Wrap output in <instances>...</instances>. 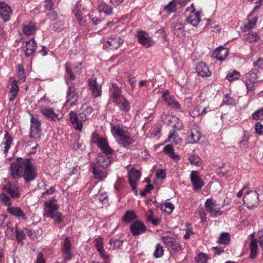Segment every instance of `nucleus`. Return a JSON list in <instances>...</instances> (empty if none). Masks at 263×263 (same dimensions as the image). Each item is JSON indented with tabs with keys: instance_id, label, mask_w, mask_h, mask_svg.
Returning a JSON list of instances; mask_svg holds the SVG:
<instances>
[{
	"instance_id": "obj_1",
	"label": "nucleus",
	"mask_w": 263,
	"mask_h": 263,
	"mask_svg": "<svg viewBox=\"0 0 263 263\" xmlns=\"http://www.w3.org/2000/svg\"><path fill=\"white\" fill-rule=\"evenodd\" d=\"M10 176L13 179L23 177L26 182H29L36 178V172L32 161L29 159L17 158L11 163Z\"/></svg>"
},
{
	"instance_id": "obj_2",
	"label": "nucleus",
	"mask_w": 263,
	"mask_h": 263,
	"mask_svg": "<svg viewBox=\"0 0 263 263\" xmlns=\"http://www.w3.org/2000/svg\"><path fill=\"white\" fill-rule=\"evenodd\" d=\"M111 131L118 143L124 147H127L134 142L130 133L125 130L122 126L119 125L112 126Z\"/></svg>"
},
{
	"instance_id": "obj_3",
	"label": "nucleus",
	"mask_w": 263,
	"mask_h": 263,
	"mask_svg": "<svg viewBox=\"0 0 263 263\" xmlns=\"http://www.w3.org/2000/svg\"><path fill=\"white\" fill-rule=\"evenodd\" d=\"M30 137L34 140L40 139L42 135L41 123L37 116L30 115Z\"/></svg>"
},
{
	"instance_id": "obj_4",
	"label": "nucleus",
	"mask_w": 263,
	"mask_h": 263,
	"mask_svg": "<svg viewBox=\"0 0 263 263\" xmlns=\"http://www.w3.org/2000/svg\"><path fill=\"white\" fill-rule=\"evenodd\" d=\"M243 200L248 209H254L259 204V194L256 191H250L245 195Z\"/></svg>"
},
{
	"instance_id": "obj_5",
	"label": "nucleus",
	"mask_w": 263,
	"mask_h": 263,
	"mask_svg": "<svg viewBox=\"0 0 263 263\" xmlns=\"http://www.w3.org/2000/svg\"><path fill=\"white\" fill-rule=\"evenodd\" d=\"M78 93L76 92V88L73 83H71L68 87L67 91L66 100L65 105L67 106H73L78 104Z\"/></svg>"
},
{
	"instance_id": "obj_6",
	"label": "nucleus",
	"mask_w": 263,
	"mask_h": 263,
	"mask_svg": "<svg viewBox=\"0 0 263 263\" xmlns=\"http://www.w3.org/2000/svg\"><path fill=\"white\" fill-rule=\"evenodd\" d=\"M128 182L131 187L137 194V183L140 179V172L135 168H132L128 172Z\"/></svg>"
},
{
	"instance_id": "obj_7",
	"label": "nucleus",
	"mask_w": 263,
	"mask_h": 263,
	"mask_svg": "<svg viewBox=\"0 0 263 263\" xmlns=\"http://www.w3.org/2000/svg\"><path fill=\"white\" fill-rule=\"evenodd\" d=\"M88 86L93 98H96L101 96L102 85L97 82L96 77H92L89 79Z\"/></svg>"
},
{
	"instance_id": "obj_8",
	"label": "nucleus",
	"mask_w": 263,
	"mask_h": 263,
	"mask_svg": "<svg viewBox=\"0 0 263 263\" xmlns=\"http://www.w3.org/2000/svg\"><path fill=\"white\" fill-rule=\"evenodd\" d=\"M112 154L99 153L97 158V166L102 169L106 170L110 166L112 162L111 155Z\"/></svg>"
},
{
	"instance_id": "obj_9",
	"label": "nucleus",
	"mask_w": 263,
	"mask_h": 263,
	"mask_svg": "<svg viewBox=\"0 0 263 263\" xmlns=\"http://www.w3.org/2000/svg\"><path fill=\"white\" fill-rule=\"evenodd\" d=\"M205 207L206 211L212 217H217L223 214L220 208L217 206L216 202L211 199H208L205 202Z\"/></svg>"
},
{
	"instance_id": "obj_10",
	"label": "nucleus",
	"mask_w": 263,
	"mask_h": 263,
	"mask_svg": "<svg viewBox=\"0 0 263 263\" xmlns=\"http://www.w3.org/2000/svg\"><path fill=\"white\" fill-rule=\"evenodd\" d=\"M3 190L12 198H18L21 196V193L18 186L15 183L8 182L4 186Z\"/></svg>"
},
{
	"instance_id": "obj_11",
	"label": "nucleus",
	"mask_w": 263,
	"mask_h": 263,
	"mask_svg": "<svg viewBox=\"0 0 263 263\" xmlns=\"http://www.w3.org/2000/svg\"><path fill=\"white\" fill-rule=\"evenodd\" d=\"M62 255L64 262L71 260L72 258L71 243L69 237H66L63 243Z\"/></svg>"
},
{
	"instance_id": "obj_12",
	"label": "nucleus",
	"mask_w": 263,
	"mask_h": 263,
	"mask_svg": "<svg viewBox=\"0 0 263 263\" xmlns=\"http://www.w3.org/2000/svg\"><path fill=\"white\" fill-rule=\"evenodd\" d=\"M40 112L47 119L51 121H60L62 117L59 118L54 110L51 108L42 106L40 109Z\"/></svg>"
},
{
	"instance_id": "obj_13",
	"label": "nucleus",
	"mask_w": 263,
	"mask_h": 263,
	"mask_svg": "<svg viewBox=\"0 0 263 263\" xmlns=\"http://www.w3.org/2000/svg\"><path fill=\"white\" fill-rule=\"evenodd\" d=\"M163 242L168 248H171L174 252H178L181 249V246L174 238L170 236H164L161 238Z\"/></svg>"
},
{
	"instance_id": "obj_14",
	"label": "nucleus",
	"mask_w": 263,
	"mask_h": 263,
	"mask_svg": "<svg viewBox=\"0 0 263 263\" xmlns=\"http://www.w3.org/2000/svg\"><path fill=\"white\" fill-rule=\"evenodd\" d=\"M146 229L144 224L142 222L138 220L135 221L130 227V230L134 236L144 233Z\"/></svg>"
},
{
	"instance_id": "obj_15",
	"label": "nucleus",
	"mask_w": 263,
	"mask_h": 263,
	"mask_svg": "<svg viewBox=\"0 0 263 263\" xmlns=\"http://www.w3.org/2000/svg\"><path fill=\"white\" fill-rule=\"evenodd\" d=\"M124 43V41L119 36L109 37L104 44V46L111 50L119 48Z\"/></svg>"
},
{
	"instance_id": "obj_16",
	"label": "nucleus",
	"mask_w": 263,
	"mask_h": 263,
	"mask_svg": "<svg viewBox=\"0 0 263 263\" xmlns=\"http://www.w3.org/2000/svg\"><path fill=\"white\" fill-rule=\"evenodd\" d=\"M138 40L145 47H149L154 44V42L149 34L145 31H140L137 34Z\"/></svg>"
},
{
	"instance_id": "obj_17",
	"label": "nucleus",
	"mask_w": 263,
	"mask_h": 263,
	"mask_svg": "<svg viewBox=\"0 0 263 263\" xmlns=\"http://www.w3.org/2000/svg\"><path fill=\"white\" fill-rule=\"evenodd\" d=\"M190 177L191 183L193 184V187L195 190H200L204 185V183L199 176L198 172L193 171L191 172Z\"/></svg>"
},
{
	"instance_id": "obj_18",
	"label": "nucleus",
	"mask_w": 263,
	"mask_h": 263,
	"mask_svg": "<svg viewBox=\"0 0 263 263\" xmlns=\"http://www.w3.org/2000/svg\"><path fill=\"white\" fill-rule=\"evenodd\" d=\"M11 14L12 10L10 6L6 3L0 2V15L4 22L9 21Z\"/></svg>"
},
{
	"instance_id": "obj_19",
	"label": "nucleus",
	"mask_w": 263,
	"mask_h": 263,
	"mask_svg": "<svg viewBox=\"0 0 263 263\" xmlns=\"http://www.w3.org/2000/svg\"><path fill=\"white\" fill-rule=\"evenodd\" d=\"M70 120L74 128L77 130H81L83 128V122L85 121H82L80 116L78 115L73 111L69 112Z\"/></svg>"
},
{
	"instance_id": "obj_20",
	"label": "nucleus",
	"mask_w": 263,
	"mask_h": 263,
	"mask_svg": "<svg viewBox=\"0 0 263 263\" xmlns=\"http://www.w3.org/2000/svg\"><path fill=\"white\" fill-rule=\"evenodd\" d=\"M36 44L34 39H31L25 42V45L23 47L25 54L27 57L34 53L36 51Z\"/></svg>"
},
{
	"instance_id": "obj_21",
	"label": "nucleus",
	"mask_w": 263,
	"mask_h": 263,
	"mask_svg": "<svg viewBox=\"0 0 263 263\" xmlns=\"http://www.w3.org/2000/svg\"><path fill=\"white\" fill-rule=\"evenodd\" d=\"M162 98L168 106L175 109H179L180 108V104L173 97L170 95L168 91H166L163 92Z\"/></svg>"
},
{
	"instance_id": "obj_22",
	"label": "nucleus",
	"mask_w": 263,
	"mask_h": 263,
	"mask_svg": "<svg viewBox=\"0 0 263 263\" xmlns=\"http://www.w3.org/2000/svg\"><path fill=\"white\" fill-rule=\"evenodd\" d=\"M7 212L13 216L23 220H26L27 219L26 214L20 207L9 206L7 208Z\"/></svg>"
},
{
	"instance_id": "obj_23",
	"label": "nucleus",
	"mask_w": 263,
	"mask_h": 263,
	"mask_svg": "<svg viewBox=\"0 0 263 263\" xmlns=\"http://www.w3.org/2000/svg\"><path fill=\"white\" fill-rule=\"evenodd\" d=\"M92 108L86 104H84L81 107L79 116L82 121H86L92 118Z\"/></svg>"
},
{
	"instance_id": "obj_24",
	"label": "nucleus",
	"mask_w": 263,
	"mask_h": 263,
	"mask_svg": "<svg viewBox=\"0 0 263 263\" xmlns=\"http://www.w3.org/2000/svg\"><path fill=\"white\" fill-rule=\"evenodd\" d=\"M92 171L95 178L100 180H103L105 179L107 176V172L105 170H101V167H99L95 163H92Z\"/></svg>"
},
{
	"instance_id": "obj_25",
	"label": "nucleus",
	"mask_w": 263,
	"mask_h": 263,
	"mask_svg": "<svg viewBox=\"0 0 263 263\" xmlns=\"http://www.w3.org/2000/svg\"><path fill=\"white\" fill-rule=\"evenodd\" d=\"M45 213L44 216L46 217H51V216L55 213L58 209V204L53 203L52 201L45 202Z\"/></svg>"
},
{
	"instance_id": "obj_26",
	"label": "nucleus",
	"mask_w": 263,
	"mask_h": 263,
	"mask_svg": "<svg viewBox=\"0 0 263 263\" xmlns=\"http://www.w3.org/2000/svg\"><path fill=\"white\" fill-rule=\"evenodd\" d=\"M197 74L202 77H209L211 76L208 66L204 63H199L196 68Z\"/></svg>"
},
{
	"instance_id": "obj_27",
	"label": "nucleus",
	"mask_w": 263,
	"mask_h": 263,
	"mask_svg": "<svg viewBox=\"0 0 263 263\" xmlns=\"http://www.w3.org/2000/svg\"><path fill=\"white\" fill-rule=\"evenodd\" d=\"M66 73L69 75L70 79L72 80H74L76 79V76L74 73L79 74L81 72V63H78L76 64L73 67V69L70 68V67L67 64L66 66Z\"/></svg>"
},
{
	"instance_id": "obj_28",
	"label": "nucleus",
	"mask_w": 263,
	"mask_h": 263,
	"mask_svg": "<svg viewBox=\"0 0 263 263\" xmlns=\"http://www.w3.org/2000/svg\"><path fill=\"white\" fill-rule=\"evenodd\" d=\"M168 123L173 128L180 130L182 128L183 123L181 120L175 116H167Z\"/></svg>"
},
{
	"instance_id": "obj_29",
	"label": "nucleus",
	"mask_w": 263,
	"mask_h": 263,
	"mask_svg": "<svg viewBox=\"0 0 263 263\" xmlns=\"http://www.w3.org/2000/svg\"><path fill=\"white\" fill-rule=\"evenodd\" d=\"M257 19L258 17L256 16L252 17L251 15H249L246 22L245 23L242 27L243 31L245 32L249 31L255 28Z\"/></svg>"
},
{
	"instance_id": "obj_30",
	"label": "nucleus",
	"mask_w": 263,
	"mask_h": 263,
	"mask_svg": "<svg viewBox=\"0 0 263 263\" xmlns=\"http://www.w3.org/2000/svg\"><path fill=\"white\" fill-rule=\"evenodd\" d=\"M229 53L228 49L226 48L220 47L217 48L213 53V57L219 61L224 60Z\"/></svg>"
},
{
	"instance_id": "obj_31",
	"label": "nucleus",
	"mask_w": 263,
	"mask_h": 263,
	"mask_svg": "<svg viewBox=\"0 0 263 263\" xmlns=\"http://www.w3.org/2000/svg\"><path fill=\"white\" fill-rule=\"evenodd\" d=\"M96 248L98 251L99 252L100 256L102 258H103L105 261H106L108 259L109 256L105 250L104 249L102 239L100 237L96 239Z\"/></svg>"
},
{
	"instance_id": "obj_32",
	"label": "nucleus",
	"mask_w": 263,
	"mask_h": 263,
	"mask_svg": "<svg viewBox=\"0 0 263 263\" xmlns=\"http://www.w3.org/2000/svg\"><path fill=\"white\" fill-rule=\"evenodd\" d=\"M114 103L116 104L120 110L122 111L127 112L130 108L128 101L124 97H121Z\"/></svg>"
},
{
	"instance_id": "obj_33",
	"label": "nucleus",
	"mask_w": 263,
	"mask_h": 263,
	"mask_svg": "<svg viewBox=\"0 0 263 263\" xmlns=\"http://www.w3.org/2000/svg\"><path fill=\"white\" fill-rule=\"evenodd\" d=\"M110 90L111 91V98L114 102L120 99L121 97H124L121 94V88L115 83L112 84V87L110 88Z\"/></svg>"
},
{
	"instance_id": "obj_34",
	"label": "nucleus",
	"mask_w": 263,
	"mask_h": 263,
	"mask_svg": "<svg viewBox=\"0 0 263 263\" xmlns=\"http://www.w3.org/2000/svg\"><path fill=\"white\" fill-rule=\"evenodd\" d=\"M102 151L101 153L112 154L114 151L110 147L107 140L102 138L97 145Z\"/></svg>"
},
{
	"instance_id": "obj_35",
	"label": "nucleus",
	"mask_w": 263,
	"mask_h": 263,
	"mask_svg": "<svg viewBox=\"0 0 263 263\" xmlns=\"http://www.w3.org/2000/svg\"><path fill=\"white\" fill-rule=\"evenodd\" d=\"M186 21L193 26H197L201 21L200 12H193L189 16L186 17Z\"/></svg>"
},
{
	"instance_id": "obj_36",
	"label": "nucleus",
	"mask_w": 263,
	"mask_h": 263,
	"mask_svg": "<svg viewBox=\"0 0 263 263\" xmlns=\"http://www.w3.org/2000/svg\"><path fill=\"white\" fill-rule=\"evenodd\" d=\"M12 143V139L11 136L8 133L5 135V137L3 139V141L0 144L1 147H4V153L7 154L9 149L10 145Z\"/></svg>"
},
{
	"instance_id": "obj_37",
	"label": "nucleus",
	"mask_w": 263,
	"mask_h": 263,
	"mask_svg": "<svg viewBox=\"0 0 263 263\" xmlns=\"http://www.w3.org/2000/svg\"><path fill=\"white\" fill-rule=\"evenodd\" d=\"M36 30V27L32 22L25 23L23 25V31L25 35H30L33 34Z\"/></svg>"
},
{
	"instance_id": "obj_38",
	"label": "nucleus",
	"mask_w": 263,
	"mask_h": 263,
	"mask_svg": "<svg viewBox=\"0 0 263 263\" xmlns=\"http://www.w3.org/2000/svg\"><path fill=\"white\" fill-rule=\"evenodd\" d=\"M16 82L17 81L14 80L11 84V86L9 92V95L10 96L9 101L10 102L13 101L15 99L17 95L19 87Z\"/></svg>"
},
{
	"instance_id": "obj_39",
	"label": "nucleus",
	"mask_w": 263,
	"mask_h": 263,
	"mask_svg": "<svg viewBox=\"0 0 263 263\" xmlns=\"http://www.w3.org/2000/svg\"><path fill=\"white\" fill-rule=\"evenodd\" d=\"M174 28V33L177 36H184L185 35V31L183 28V25L180 22H177L173 26Z\"/></svg>"
},
{
	"instance_id": "obj_40",
	"label": "nucleus",
	"mask_w": 263,
	"mask_h": 263,
	"mask_svg": "<svg viewBox=\"0 0 263 263\" xmlns=\"http://www.w3.org/2000/svg\"><path fill=\"white\" fill-rule=\"evenodd\" d=\"M168 140L169 142L174 143L175 144H178L181 142V139L179 137L177 132L173 129L170 131Z\"/></svg>"
},
{
	"instance_id": "obj_41",
	"label": "nucleus",
	"mask_w": 263,
	"mask_h": 263,
	"mask_svg": "<svg viewBox=\"0 0 263 263\" xmlns=\"http://www.w3.org/2000/svg\"><path fill=\"white\" fill-rule=\"evenodd\" d=\"M250 249L251 250L250 258L251 259H254L257 255V243L256 239H252L250 243Z\"/></svg>"
},
{
	"instance_id": "obj_42",
	"label": "nucleus",
	"mask_w": 263,
	"mask_h": 263,
	"mask_svg": "<svg viewBox=\"0 0 263 263\" xmlns=\"http://www.w3.org/2000/svg\"><path fill=\"white\" fill-rule=\"evenodd\" d=\"M99 10L100 12H104L107 15H110L112 13V7L108 4L102 3L99 6Z\"/></svg>"
},
{
	"instance_id": "obj_43",
	"label": "nucleus",
	"mask_w": 263,
	"mask_h": 263,
	"mask_svg": "<svg viewBox=\"0 0 263 263\" xmlns=\"http://www.w3.org/2000/svg\"><path fill=\"white\" fill-rule=\"evenodd\" d=\"M231 236L229 233L223 232L218 238V242L220 244L228 245L230 241Z\"/></svg>"
},
{
	"instance_id": "obj_44",
	"label": "nucleus",
	"mask_w": 263,
	"mask_h": 263,
	"mask_svg": "<svg viewBox=\"0 0 263 263\" xmlns=\"http://www.w3.org/2000/svg\"><path fill=\"white\" fill-rule=\"evenodd\" d=\"M123 242V241L122 240L111 239L109 242V245L110 246L109 249L112 250L119 249L121 246H122Z\"/></svg>"
},
{
	"instance_id": "obj_45",
	"label": "nucleus",
	"mask_w": 263,
	"mask_h": 263,
	"mask_svg": "<svg viewBox=\"0 0 263 263\" xmlns=\"http://www.w3.org/2000/svg\"><path fill=\"white\" fill-rule=\"evenodd\" d=\"M6 230H5V234L6 236L9 239H13L14 237V228L12 226V224L10 222H7L6 223Z\"/></svg>"
},
{
	"instance_id": "obj_46",
	"label": "nucleus",
	"mask_w": 263,
	"mask_h": 263,
	"mask_svg": "<svg viewBox=\"0 0 263 263\" xmlns=\"http://www.w3.org/2000/svg\"><path fill=\"white\" fill-rule=\"evenodd\" d=\"M177 4L174 1V0L171 1L168 4L164 6V11L169 13L175 12L176 10Z\"/></svg>"
},
{
	"instance_id": "obj_47",
	"label": "nucleus",
	"mask_w": 263,
	"mask_h": 263,
	"mask_svg": "<svg viewBox=\"0 0 263 263\" xmlns=\"http://www.w3.org/2000/svg\"><path fill=\"white\" fill-rule=\"evenodd\" d=\"M17 74L18 77V81L20 82H24L26 80L25 74V70L23 67L21 65L17 66Z\"/></svg>"
},
{
	"instance_id": "obj_48",
	"label": "nucleus",
	"mask_w": 263,
	"mask_h": 263,
	"mask_svg": "<svg viewBox=\"0 0 263 263\" xmlns=\"http://www.w3.org/2000/svg\"><path fill=\"white\" fill-rule=\"evenodd\" d=\"M258 72V70L256 69L251 70L250 71V72L248 73V78L249 82L256 83L258 82L257 76Z\"/></svg>"
},
{
	"instance_id": "obj_49",
	"label": "nucleus",
	"mask_w": 263,
	"mask_h": 263,
	"mask_svg": "<svg viewBox=\"0 0 263 263\" xmlns=\"http://www.w3.org/2000/svg\"><path fill=\"white\" fill-rule=\"evenodd\" d=\"M208 259V256L203 252L199 253L195 257L197 263H206Z\"/></svg>"
},
{
	"instance_id": "obj_50",
	"label": "nucleus",
	"mask_w": 263,
	"mask_h": 263,
	"mask_svg": "<svg viewBox=\"0 0 263 263\" xmlns=\"http://www.w3.org/2000/svg\"><path fill=\"white\" fill-rule=\"evenodd\" d=\"M164 254V250L163 247L158 243L156 246L155 250L154 253V256L155 258H159L162 257Z\"/></svg>"
},
{
	"instance_id": "obj_51",
	"label": "nucleus",
	"mask_w": 263,
	"mask_h": 263,
	"mask_svg": "<svg viewBox=\"0 0 263 263\" xmlns=\"http://www.w3.org/2000/svg\"><path fill=\"white\" fill-rule=\"evenodd\" d=\"M200 106H192L190 108L189 113L191 117L195 118L200 116Z\"/></svg>"
},
{
	"instance_id": "obj_52",
	"label": "nucleus",
	"mask_w": 263,
	"mask_h": 263,
	"mask_svg": "<svg viewBox=\"0 0 263 263\" xmlns=\"http://www.w3.org/2000/svg\"><path fill=\"white\" fill-rule=\"evenodd\" d=\"M25 229L23 228V230L20 231L16 230L15 231V236L16 239L18 242L23 243L22 241L25 238L26 233H24Z\"/></svg>"
},
{
	"instance_id": "obj_53",
	"label": "nucleus",
	"mask_w": 263,
	"mask_h": 263,
	"mask_svg": "<svg viewBox=\"0 0 263 263\" xmlns=\"http://www.w3.org/2000/svg\"><path fill=\"white\" fill-rule=\"evenodd\" d=\"M73 13L74 14L79 24L81 25H84L85 21L82 16L81 12L78 10L77 9H76L73 10Z\"/></svg>"
},
{
	"instance_id": "obj_54",
	"label": "nucleus",
	"mask_w": 263,
	"mask_h": 263,
	"mask_svg": "<svg viewBox=\"0 0 263 263\" xmlns=\"http://www.w3.org/2000/svg\"><path fill=\"white\" fill-rule=\"evenodd\" d=\"M136 218L135 213L132 211H128L124 216V221L129 222Z\"/></svg>"
},
{
	"instance_id": "obj_55",
	"label": "nucleus",
	"mask_w": 263,
	"mask_h": 263,
	"mask_svg": "<svg viewBox=\"0 0 263 263\" xmlns=\"http://www.w3.org/2000/svg\"><path fill=\"white\" fill-rule=\"evenodd\" d=\"M161 209L165 212L171 214L174 209V206L171 202H166L161 205Z\"/></svg>"
},
{
	"instance_id": "obj_56",
	"label": "nucleus",
	"mask_w": 263,
	"mask_h": 263,
	"mask_svg": "<svg viewBox=\"0 0 263 263\" xmlns=\"http://www.w3.org/2000/svg\"><path fill=\"white\" fill-rule=\"evenodd\" d=\"M240 77V74L239 72L236 70H234L228 74L227 79L229 81H232L233 80H238Z\"/></svg>"
},
{
	"instance_id": "obj_57",
	"label": "nucleus",
	"mask_w": 263,
	"mask_h": 263,
	"mask_svg": "<svg viewBox=\"0 0 263 263\" xmlns=\"http://www.w3.org/2000/svg\"><path fill=\"white\" fill-rule=\"evenodd\" d=\"M164 151L166 154H170L173 158L178 157V155H175L174 152V148L172 145H167L164 148Z\"/></svg>"
},
{
	"instance_id": "obj_58",
	"label": "nucleus",
	"mask_w": 263,
	"mask_h": 263,
	"mask_svg": "<svg viewBox=\"0 0 263 263\" xmlns=\"http://www.w3.org/2000/svg\"><path fill=\"white\" fill-rule=\"evenodd\" d=\"M252 117L253 119L258 120H263V108H261L255 112H254Z\"/></svg>"
},
{
	"instance_id": "obj_59",
	"label": "nucleus",
	"mask_w": 263,
	"mask_h": 263,
	"mask_svg": "<svg viewBox=\"0 0 263 263\" xmlns=\"http://www.w3.org/2000/svg\"><path fill=\"white\" fill-rule=\"evenodd\" d=\"M0 198L2 201V202L5 205H10L11 204V201L10 198L5 194L2 193L0 195Z\"/></svg>"
},
{
	"instance_id": "obj_60",
	"label": "nucleus",
	"mask_w": 263,
	"mask_h": 263,
	"mask_svg": "<svg viewBox=\"0 0 263 263\" xmlns=\"http://www.w3.org/2000/svg\"><path fill=\"white\" fill-rule=\"evenodd\" d=\"M189 160L192 164L198 165L200 161V158L197 155H192L189 157Z\"/></svg>"
},
{
	"instance_id": "obj_61",
	"label": "nucleus",
	"mask_w": 263,
	"mask_h": 263,
	"mask_svg": "<svg viewBox=\"0 0 263 263\" xmlns=\"http://www.w3.org/2000/svg\"><path fill=\"white\" fill-rule=\"evenodd\" d=\"M102 139L99 136L98 133L94 132L91 135V142L97 145Z\"/></svg>"
},
{
	"instance_id": "obj_62",
	"label": "nucleus",
	"mask_w": 263,
	"mask_h": 263,
	"mask_svg": "<svg viewBox=\"0 0 263 263\" xmlns=\"http://www.w3.org/2000/svg\"><path fill=\"white\" fill-rule=\"evenodd\" d=\"M45 190L46 191L42 193V197L43 198H46L47 195H52L55 191V188L53 186L50 187L48 189L46 187Z\"/></svg>"
},
{
	"instance_id": "obj_63",
	"label": "nucleus",
	"mask_w": 263,
	"mask_h": 263,
	"mask_svg": "<svg viewBox=\"0 0 263 263\" xmlns=\"http://www.w3.org/2000/svg\"><path fill=\"white\" fill-rule=\"evenodd\" d=\"M24 233H26V235H27L31 239L34 240L36 237V234L34 231L26 228L25 229Z\"/></svg>"
},
{
	"instance_id": "obj_64",
	"label": "nucleus",
	"mask_w": 263,
	"mask_h": 263,
	"mask_svg": "<svg viewBox=\"0 0 263 263\" xmlns=\"http://www.w3.org/2000/svg\"><path fill=\"white\" fill-rule=\"evenodd\" d=\"M55 221L59 222L62 220V214L60 212L57 211L50 217Z\"/></svg>"
}]
</instances>
